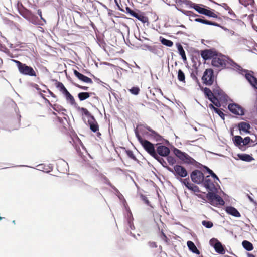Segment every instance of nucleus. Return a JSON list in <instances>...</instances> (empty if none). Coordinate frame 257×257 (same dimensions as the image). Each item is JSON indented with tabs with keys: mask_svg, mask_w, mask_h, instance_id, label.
<instances>
[{
	"mask_svg": "<svg viewBox=\"0 0 257 257\" xmlns=\"http://www.w3.org/2000/svg\"><path fill=\"white\" fill-rule=\"evenodd\" d=\"M211 64L219 69H230L238 72L242 70V67L232 59L218 53L212 59Z\"/></svg>",
	"mask_w": 257,
	"mask_h": 257,
	"instance_id": "1",
	"label": "nucleus"
},
{
	"mask_svg": "<svg viewBox=\"0 0 257 257\" xmlns=\"http://www.w3.org/2000/svg\"><path fill=\"white\" fill-rule=\"evenodd\" d=\"M135 135L144 150L151 156L155 157L157 156V153L154 144L149 141L143 139L138 132L136 131L135 132Z\"/></svg>",
	"mask_w": 257,
	"mask_h": 257,
	"instance_id": "2",
	"label": "nucleus"
},
{
	"mask_svg": "<svg viewBox=\"0 0 257 257\" xmlns=\"http://www.w3.org/2000/svg\"><path fill=\"white\" fill-rule=\"evenodd\" d=\"M13 61L16 63L21 74L30 76L36 77L37 76L36 72L32 67L28 66L18 60H13Z\"/></svg>",
	"mask_w": 257,
	"mask_h": 257,
	"instance_id": "3",
	"label": "nucleus"
},
{
	"mask_svg": "<svg viewBox=\"0 0 257 257\" xmlns=\"http://www.w3.org/2000/svg\"><path fill=\"white\" fill-rule=\"evenodd\" d=\"M173 153L175 156L183 163L187 164H194L195 160L185 152H182L179 149L174 148Z\"/></svg>",
	"mask_w": 257,
	"mask_h": 257,
	"instance_id": "4",
	"label": "nucleus"
},
{
	"mask_svg": "<svg viewBox=\"0 0 257 257\" xmlns=\"http://www.w3.org/2000/svg\"><path fill=\"white\" fill-rule=\"evenodd\" d=\"M166 168L168 171L172 172L177 178L178 177L184 178L188 175L186 168L180 165H175L173 169L168 166L166 167Z\"/></svg>",
	"mask_w": 257,
	"mask_h": 257,
	"instance_id": "5",
	"label": "nucleus"
},
{
	"mask_svg": "<svg viewBox=\"0 0 257 257\" xmlns=\"http://www.w3.org/2000/svg\"><path fill=\"white\" fill-rule=\"evenodd\" d=\"M206 198L210 204L213 206L223 205L224 201L218 195L213 192H208Z\"/></svg>",
	"mask_w": 257,
	"mask_h": 257,
	"instance_id": "6",
	"label": "nucleus"
},
{
	"mask_svg": "<svg viewBox=\"0 0 257 257\" xmlns=\"http://www.w3.org/2000/svg\"><path fill=\"white\" fill-rule=\"evenodd\" d=\"M202 80L203 83L205 85H211L213 84L215 80V76L213 70L211 69H206L202 77Z\"/></svg>",
	"mask_w": 257,
	"mask_h": 257,
	"instance_id": "7",
	"label": "nucleus"
},
{
	"mask_svg": "<svg viewBox=\"0 0 257 257\" xmlns=\"http://www.w3.org/2000/svg\"><path fill=\"white\" fill-rule=\"evenodd\" d=\"M18 11L20 14L24 18L32 22L36 18L35 16L33 13L30 10L25 8L22 5L18 7Z\"/></svg>",
	"mask_w": 257,
	"mask_h": 257,
	"instance_id": "8",
	"label": "nucleus"
},
{
	"mask_svg": "<svg viewBox=\"0 0 257 257\" xmlns=\"http://www.w3.org/2000/svg\"><path fill=\"white\" fill-rule=\"evenodd\" d=\"M192 181L197 184L203 182L204 176L203 173L198 170H195L192 172L190 175Z\"/></svg>",
	"mask_w": 257,
	"mask_h": 257,
	"instance_id": "9",
	"label": "nucleus"
},
{
	"mask_svg": "<svg viewBox=\"0 0 257 257\" xmlns=\"http://www.w3.org/2000/svg\"><path fill=\"white\" fill-rule=\"evenodd\" d=\"M217 54V52L213 49L202 50L200 53L201 57L205 60L211 58L213 59Z\"/></svg>",
	"mask_w": 257,
	"mask_h": 257,
	"instance_id": "10",
	"label": "nucleus"
},
{
	"mask_svg": "<svg viewBox=\"0 0 257 257\" xmlns=\"http://www.w3.org/2000/svg\"><path fill=\"white\" fill-rule=\"evenodd\" d=\"M228 109L233 114L238 115H244L243 108L237 104H230L228 106Z\"/></svg>",
	"mask_w": 257,
	"mask_h": 257,
	"instance_id": "11",
	"label": "nucleus"
},
{
	"mask_svg": "<svg viewBox=\"0 0 257 257\" xmlns=\"http://www.w3.org/2000/svg\"><path fill=\"white\" fill-rule=\"evenodd\" d=\"M156 152L158 156L167 157L169 155L170 150L167 147L160 145L157 147Z\"/></svg>",
	"mask_w": 257,
	"mask_h": 257,
	"instance_id": "12",
	"label": "nucleus"
},
{
	"mask_svg": "<svg viewBox=\"0 0 257 257\" xmlns=\"http://www.w3.org/2000/svg\"><path fill=\"white\" fill-rule=\"evenodd\" d=\"M213 96L218 97L221 101L227 100V96L219 87H215L213 89Z\"/></svg>",
	"mask_w": 257,
	"mask_h": 257,
	"instance_id": "13",
	"label": "nucleus"
},
{
	"mask_svg": "<svg viewBox=\"0 0 257 257\" xmlns=\"http://www.w3.org/2000/svg\"><path fill=\"white\" fill-rule=\"evenodd\" d=\"M74 74L79 80H80L81 81H83L87 83H93V81L91 80V79L79 73L76 70H74Z\"/></svg>",
	"mask_w": 257,
	"mask_h": 257,
	"instance_id": "14",
	"label": "nucleus"
},
{
	"mask_svg": "<svg viewBox=\"0 0 257 257\" xmlns=\"http://www.w3.org/2000/svg\"><path fill=\"white\" fill-rule=\"evenodd\" d=\"M180 2L185 5H190V6L191 7H193L199 13L203 14L205 9V8H202L198 6V5H196L194 3H192L191 2L187 0H180Z\"/></svg>",
	"mask_w": 257,
	"mask_h": 257,
	"instance_id": "15",
	"label": "nucleus"
},
{
	"mask_svg": "<svg viewBox=\"0 0 257 257\" xmlns=\"http://www.w3.org/2000/svg\"><path fill=\"white\" fill-rule=\"evenodd\" d=\"M245 78L255 89H257V78L255 77L250 73H246L245 74Z\"/></svg>",
	"mask_w": 257,
	"mask_h": 257,
	"instance_id": "16",
	"label": "nucleus"
},
{
	"mask_svg": "<svg viewBox=\"0 0 257 257\" xmlns=\"http://www.w3.org/2000/svg\"><path fill=\"white\" fill-rule=\"evenodd\" d=\"M88 123L90 126V128L93 132H96L99 130V125L95 119L94 117L93 118L88 119Z\"/></svg>",
	"mask_w": 257,
	"mask_h": 257,
	"instance_id": "17",
	"label": "nucleus"
},
{
	"mask_svg": "<svg viewBox=\"0 0 257 257\" xmlns=\"http://www.w3.org/2000/svg\"><path fill=\"white\" fill-rule=\"evenodd\" d=\"M226 212L233 216L239 217L240 216V213L237 210L233 207L229 206L227 207L225 209Z\"/></svg>",
	"mask_w": 257,
	"mask_h": 257,
	"instance_id": "18",
	"label": "nucleus"
},
{
	"mask_svg": "<svg viewBox=\"0 0 257 257\" xmlns=\"http://www.w3.org/2000/svg\"><path fill=\"white\" fill-rule=\"evenodd\" d=\"M204 186L209 190H212L214 187V185L210 178L209 176H207L204 179Z\"/></svg>",
	"mask_w": 257,
	"mask_h": 257,
	"instance_id": "19",
	"label": "nucleus"
},
{
	"mask_svg": "<svg viewBox=\"0 0 257 257\" xmlns=\"http://www.w3.org/2000/svg\"><path fill=\"white\" fill-rule=\"evenodd\" d=\"M238 128L240 131H243L245 133H249V130L250 128V125L249 123L241 122L238 124Z\"/></svg>",
	"mask_w": 257,
	"mask_h": 257,
	"instance_id": "20",
	"label": "nucleus"
},
{
	"mask_svg": "<svg viewBox=\"0 0 257 257\" xmlns=\"http://www.w3.org/2000/svg\"><path fill=\"white\" fill-rule=\"evenodd\" d=\"M187 245L189 249L192 252L196 254H200V252L197 249L195 244L191 241H188L187 242Z\"/></svg>",
	"mask_w": 257,
	"mask_h": 257,
	"instance_id": "21",
	"label": "nucleus"
},
{
	"mask_svg": "<svg viewBox=\"0 0 257 257\" xmlns=\"http://www.w3.org/2000/svg\"><path fill=\"white\" fill-rule=\"evenodd\" d=\"M176 46H177L179 53L180 55V56H181L182 59L184 61H186L187 57L186 56L185 52L182 45L180 43H178L176 44Z\"/></svg>",
	"mask_w": 257,
	"mask_h": 257,
	"instance_id": "22",
	"label": "nucleus"
},
{
	"mask_svg": "<svg viewBox=\"0 0 257 257\" xmlns=\"http://www.w3.org/2000/svg\"><path fill=\"white\" fill-rule=\"evenodd\" d=\"M237 156L240 160L245 162H251L254 160L252 156L246 154H238Z\"/></svg>",
	"mask_w": 257,
	"mask_h": 257,
	"instance_id": "23",
	"label": "nucleus"
},
{
	"mask_svg": "<svg viewBox=\"0 0 257 257\" xmlns=\"http://www.w3.org/2000/svg\"><path fill=\"white\" fill-rule=\"evenodd\" d=\"M76 108L78 111L81 112L83 114H84L87 117L89 118L90 119H93L94 116L89 112V111L86 108L84 107H80L79 106H76Z\"/></svg>",
	"mask_w": 257,
	"mask_h": 257,
	"instance_id": "24",
	"label": "nucleus"
},
{
	"mask_svg": "<svg viewBox=\"0 0 257 257\" xmlns=\"http://www.w3.org/2000/svg\"><path fill=\"white\" fill-rule=\"evenodd\" d=\"M148 136L157 142L162 141L163 140V137L155 131H152Z\"/></svg>",
	"mask_w": 257,
	"mask_h": 257,
	"instance_id": "25",
	"label": "nucleus"
},
{
	"mask_svg": "<svg viewBox=\"0 0 257 257\" xmlns=\"http://www.w3.org/2000/svg\"><path fill=\"white\" fill-rule=\"evenodd\" d=\"M194 20L196 22H200V23H203L204 24L213 25V26H219V25L215 22L210 21L207 20H205V19H202V18H196Z\"/></svg>",
	"mask_w": 257,
	"mask_h": 257,
	"instance_id": "26",
	"label": "nucleus"
},
{
	"mask_svg": "<svg viewBox=\"0 0 257 257\" xmlns=\"http://www.w3.org/2000/svg\"><path fill=\"white\" fill-rule=\"evenodd\" d=\"M134 17L136 18L143 23H145L148 21V17L144 16L143 13L140 12L139 13H137Z\"/></svg>",
	"mask_w": 257,
	"mask_h": 257,
	"instance_id": "27",
	"label": "nucleus"
},
{
	"mask_svg": "<svg viewBox=\"0 0 257 257\" xmlns=\"http://www.w3.org/2000/svg\"><path fill=\"white\" fill-rule=\"evenodd\" d=\"M214 248L215 251L219 253L224 254L225 253L224 249L222 244L219 242L217 241L214 245Z\"/></svg>",
	"mask_w": 257,
	"mask_h": 257,
	"instance_id": "28",
	"label": "nucleus"
},
{
	"mask_svg": "<svg viewBox=\"0 0 257 257\" xmlns=\"http://www.w3.org/2000/svg\"><path fill=\"white\" fill-rule=\"evenodd\" d=\"M91 93L83 92L78 94V97L80 101H83L88 98L90 96Z\"/></svg>",
	"mask_w": 257,
	"mask_h": 257,
	"instance_id": "29",
	"label": "nucleus"
},
{
	"mask_svg": "<svg viewBox=\"0 0 257 257\" xmlns=\"http://www.w3.org/2000/svg\"><path fill=\"white\" fill-rule=\"evenodd\" d=\"M242 244L243 247L247 251H251L253 249L252 244L248 241L244 240Z\"/></svg>",
	"mask_w": 257,
	"mask_h": 257,
	"instance_id": "30",
	"label": "nucleus"
},
{
	"mask_svg": "<svg viewBox=\"0 0 257 257\" xmlns=\"http://www.w3.org/2000/svg\"><path fill=\"white\" fill-rule=\"evenodd\" d=\"M239 1L241 5L245 7L251 6L252 7H253L255 4L254 0H239Z\"/></svg>",
	"mask_w": 257,
	"mask_h": 257,
	"instance_id": "31",
	"label": "nucleus"
},
{
	"mask_svg": "<svg viewBox=\"0 0 257 257\" xmlns=\"http://www.w3.org/2000/svg\"><path fill=\"white\" fill-rule=\"evenodd\" d=\"M209 100L212 102L213 104L216 107H219L221 106L220 101H221L218 97L214 96ZM222 101L224 102L223 101Z\"/></svg>",
	"mask_w": 257,
	"mask_h": 257,
	"instance_id": "32",
	"label": "nucleus"
},
{
	"mask_svg": "<svg viewBox=\"0 0 257 257\" xmlns=\"http://www.w3.org/2000/svg\"><path fill=\"white\" fill-rule=\"evenodd\" d=\"M66 100L69 102L71 105H74L75 107L77 106V104L75 102V99L73 96L69 93L67 96L65 97Z\"/></svg>",
	"mask_w": 257,
	"mask_h": 257,
	"instance_id": "33",
	"label": "nucleus"
},
{
	"mask_svg": "<svg viewBox=\"0 0 257 257\" xmlns=\"http://www.w3.org/2000/svg\"><path fill=\"white\" fill-rule=\"evenodd\" d=\"M204 93L209 99H211L213 97V91H212L209 88L205 87L204 89Z\"/></svg>",
	"mask_w": 257,
	"mask_h": 257,
	"instance_id": "34",
	"label": "nucleus"
},
{
	"mask_svg": "<svg viewBox=\"0 0 257 257\" xmlns=\"http://www.w3.org/2000/svg\"><path fill=\"white\" fill-rule=\"evenodd\" d=\"M161 42L162 44L168 47H172L173 45V42L172 41L164 38L161 39Z\"/></svg>",
	"mask_w": 257,
	"mask_h": 257,
	"instance_id": "35",
	"label": "nucleus"
},
{
	"mask_svg": "<svg viewBox=\"0 0 257 257\" xmlns=\"http://www.w3.org/2000/svg\"><path fill=\"white\" fill-rule=\"evenodd\" d=\"M203 15L213 18H217V14L212 12L211 11L206 9H205Z\"/></svg>",
	"mask_w": 257,
	"mask_h": 257,
	"instance_id": "36",
	"label": "nucleus"
},
{
	"mask_svg": "<svg viewBox=\"0 0 257 257\" xmlns=\"http://www.w3.org/2000/svg\"><path fill=\"white\" fill-rule=\"evenodd\" d=\"M178 79L180 81L185 82V76L184 73L181 70L179 69L178 71Z\"/></svg>",
	"mask_w": 257,
	"mask_h": 257,
	"instance_id": "37",
	"label": "nucleus"
},
{
	"mask_svg": "<svg viewBox=\"0 0 257 257\" xmlns=\"http://www.w3.org/2000/svg\"><path fill=\"white\" fill-rule=\"evenodd\" d=\"M234 142L237 146L240 145L241 143H243V139L240 136H235L234 137Z\"/></svg>",
	"mask_w": 257,
	"mask_h": 257,
	"instance_id": "38",
	"label": "nucleus"
},
{
	"mask_svg": "<svg viewBox=\"0 0 257 257\" xmlns=\"http://www.w3.org/2000/svg\"><path fill=\"white\" fill-rule=\"evenodd\" d=\"M181 182L185 185V186L189 189L192 184L189 183V179L185 178L184 179H181Z\"/></svg>",
	"mask_w": 257,
	"mask_h": 257,
	"instance_id": "39",
	"label": "nucleus"
},
{
	"mask_svg": "<svg viewBox=\"0 0 257 257\" xmlns=\"http://www.w3.org/2000/svg\"><path fill=\"white\" fill-rule=\"evenodd\" d=\"M55 86L57 88L59 89L61 92H62L64 89H65V87L63 84V83L60 82L56 81L55 83Z\"/></svg>",
	"mask_w": 257,
	"mask_h": 257,
	"instance_id": "40",
	"label": "nucleus"
},
{
	"mask_svg": "<svg viewBox=\"0 0 257 257\" xmlns=\"http://www.w3.org/2000/svg\"><path fill=\"white\" fill-rule=\"evenodd\" d=\"M202 224L203 226H204L207 228H210L213 225V223L210 221H203Z\"/></svg>",
	"mask_w": 257,
	"mask_h": 257,
	"instance_id": "41",
	"label": "nucleus"
},
{
	"mask_svg": "<svg viewBox=\"0 0 257 257\" xmlns=\"http://www.w3.org/2000/svg\"><path fill=\"white\" fill-rule=\"evenodd\" d=\"M167 157V160L169 164V165H173L176 163V159L174 158V157L171 156H168Z\"/></svg>",
	"mask_w": 257,
	"mask_h": 257,
	"instance_id": "42",
	"label": "nucleus"
},
{
	"mask_svg": "<svg viewBox=\"0 0 257 257\" xmlns=\"http://www.w3.org/2000/svg\"><path fill=\"white\" fill-rule=\"evenodd\" d=\"M154 158L159 162L163 166H165V165H167L166 162L162 157L158 156L157 154V156Z\"/></svg>",
	"mask_w": 257,
	"mask_h": 257,
	"instance_id": "43",
	"label": "nucleus"
},
{
	"mask_svg": "<svg viewBox=\"0 0 257 257\" xmlns=\"http://www.w3.org/2000/svg\"><path fill=\"white\" fill-rule=\"evenodd\" d=\"M131 93L134 95H138L140 92V89L138 87H133L130 90Z\"/></svg>",
	"mask_w": 257,
	"mask_h": 257,
	"instance_id": "44",
	"label": "nucleus"
},
{
	"mask_svg": "<svg viewBox=\"0 0 257 257\" xmlns=\"http://www.w3.org/2000/svg\"><path fill=\"white\" fill-rule=\"evenodd\" d=\"M126 153L127 154V155L130 158H131L132 159L134 160H137V158L136 157H135V156L134 155L133 152L131 150H126Z\"/></svg>",
	"mask_w": 257,
	"mask_h": 257,
	"instance_id": "45",
	"label": "nucleus"
},
{
	"mask_svg": "<svg viewBox=\"0 0 257 257\" xmlns=\"http://www.w3.org/2000/svg\"><path fill=\"white\" fill-rule=\"evenodd\" d=\"M189 189L192 190L195 193H199L200 192L199 187L197 186L193 185V184Z\"/></svg>",
	"mask_w": 257,
	"mask_h": 257,
	"instance_id": "46",
	"label": "nucleus"
},
{
	"mask_svg": "<svg viewBox=\"0 0 257 257\" xmlns=\"http://www.w3.org/2000/svg\"><path fill=\"white\" fill-rule=\"evenodd\" d=\"M251 141L250 138L249 137H246L244 139H243V145H247L249 144L250 142Z\"/></svg>",
	"mask_w": 257,
	"mask_h": 257,
	"instance_id": "47",
	"label": "nucleus"
},
{
	"mask_svg": "<svg viewBox=\"0 0 257 257\" xmlns=\"http://www.w3.org/2000/svg\"><path fill=\"white\" fill-rule=\"evenodd\" d=\"M214 111L215 112L217 113L222 118L224 119V114L220 110L216 108Z\"/></svg>",
	"mask_w": 257,
	"mask_h": 257,
	"instance_id": "48",
	"label": "nucleus"
},
{
	"mask_svg": "<svg viewBox=\"0 0 257 257\" xmlns=\"http://www.w3.org/2000/svg\"><path fill=\"white\" fill-rule=\"evenodd\" d=\"M161 237L167 243L168 242L169 239L168 238V237H167L166 234L164 233L163 230L161 231Z\"/></svg>",
	"mask_w": 257,
	"mask_h": 257,
	"instance_id": "49",
	"label": "nucleus"
},
{
	"mask_svg": "<svg viewBox=\"0 0 257 257\" xmlns=\"http://www.w3.org/2000/svg\"><path fill=\"white\" fill-rule=\"evenodd\" d=\"M148 245L150 247L152 248H155L157 247V244L154 241H149L148 242Z\"/></svg>",
	"mask_w": 257,
	"mask_h": 257,
	"instance_id": "50",
	"label": "nucleus"
},
{
	"mask_svg": "<svg viewBox=\"0 0 257 257\" xmlns=\"http://www.w3.org/2000/svg\"><path fill=\"white\" fill-rule=\"evenodd\" d=\"M74 85L76 87H78V88H80L81 89H82V90H87L88 89V87L82 86V85H79L78 84H74Z\"/></svg>",
	"mask_w": 257,
	"mask_h": 257,
	"instance_id": "51",
	"label": "nucleus"
},
{
	"mask_svg": "<svg viewBox=\"0 0 257 257\" xmlns=\"http://www.w3.org/2000/svg\"><path fill=\"white\" fill-rule=\"evenodd\" d=\"M141 199H142L144 201V202H145L146 204H147L149 205V200H148L147 198L145 196H144V195H141Z\"/></svg>",
	"mask_w": 257,
	"mask_h": 257,
	"instance_id": "52",
	"label": "nucleus"
},
{
	"mask_svg": "<svg viewBox=\"0 0 257 257\" xmlns=\"http://www.w3.org/2000/svg\"><path fill=\"white\" fill-rule=\"evenodd\" d=\"M37 13H38V15L40 16L41 19L43 20L44 22H45V20L42 17V11L40 9L38 10Z\"/></svg>",
	"mask_w": 257,
	"mask_h": 257,
	"instance_id": "53",
	"label": "nucleus"
},
{
	"mask_svg": "<svg viewBox=\"0 0 257 257\" xmlns=\"http://www.w3.org/2000/svg\"><path fill=\"white\" fill-rule=\"evenodd\" d=\"M128 224H129V225H130V228H131V229H134V225H133V222H132V220H131V218H130V219H128Z\"/></svg>",
	"mask_w": 257,
	"mask_h": 257,
	"instance_id": "54",
	"label": "nucleus"
},
{
	"mask_svg": "<svg viewBox=\"0 0 257 257\" xmlns=\"http://www.w3.org/2000/svg\"><path fill=\"white\" fill-rule=\"evenodd\" d=\"M210 172L211 173L210 174V175H211L212 177H213L214 179H216L217 180H219L218 177L216 176V175L213 171H211Z\"/></svg>",
	"mask_w": 257,
	"mask_h": 257,
	"instance_id": "55",
	"label": "nucleus"
},
{
	"mask_svg": "<svg viewBox=\"0 0 257 257\" xmlns=\"http://www.w3.org/2000/svg\"><path fill=\"white\" fill-rule=\"evenodd\" d=\"M62 93L65 95V97L66 96H67L68 94H69V93H70L68 92V91L66 89V88H65V89H64V90L62 92Z\"/></svg>",
	"mask_w": 257,
	"mask_h": 257,
	"instance_id": "56",
	"label": "nucleus"
},
{
	"mask_svg": "<svg viewBox=\"0 0 257 257\" xmlns=\"http://www.w3.org/2000/svg\"><path fill=\"white\" fill-rule=\"evenodd\" d=\"M62 93L65 95V97L66 96H67L68 94H69V93H70L68 92V91L66 89V88H65V89H64V90L62 92Z\"/></svg>",
	"mask_w": 257,
	"mask_h": 257,
	"instance_id": "57",
	"label": "nucleus"
},
{
	"mask_svg": "<svg viewBox=\"0 0 257 257\" xmlns=\"http://www.w3.org/2000/svg\"><path fill=\"white\" fill-rule=\"evenodd\" d=\"M62 93L65 95V97L66 96H67L68 94H69V93H70L68 92V91L66 89V88H65V89H64V90L62 92Z\"/></svg>",
	"mask_w": 257,
	"mask_h": 257,
	"instance_id": "58",
	"label": "nucleus"
},
{
	"mask_svg": "<svg viewBox=\"0 0 257 257\" xmlns=\"http://www.w3.org/2000/svg\"><path fill=\"white\" fill-rule=\"evenodd\" d=\"M137 12L131 10V11L130 12L129 14L133 17H135V15L136 14Z\"/></svg>",
	"mask_w": 257,
	"mask_h": 257,
	"instance_id": "59",
	"label": "nucleus"
},
{
	"mask_svg": "<svg viewBox=\"0 0 257 257\" xmlns=\"http://www.w3.org/2000/svg\"><path fill=\"white\" fill-rule=\"evenodd\" d=\"M209 107L212 109V110H214L216 108L215 107H214V105L213 104H210L209 105Z\"/></svg>",
	"mask_w": 257,
	"mask_h": 257,
	"instance_id": "60",
	"label": "nucleus"
},
{
	"mask_svg": "<svg viewBox=\"0 0 257 257\" xmlns=\"http://www.w3.org/2000/svg\"><path fill=\"white\" fill-rule=\"evenodd\" d=\"M204 168L210 174L211 173L210 172L212 171L211 169L208 168L206 166H204Z\"/></svg>",
	"mask_w": 257,
	"mask_h": 257,
	"instance_id": "61",
	"label": "nucleus"
},
{
	"mask_svg": "<svg viewBox=\"0 0 257 257\" xmlns=\"http://www.w3.org/2000/svg\"><path fill=\"white\" fill-rule=\"evenodd\" d=\"M48 92H49V93L50 94V95L52 97H53L54 98H56V95L52 92H51L50 90H48Z\"/></svg>",
	"mask_w": 257,
	"mask_h": 257,
	"instance_id": "62",
	"label": "nucleus"
},
{
	"mask_svg": "<svg viewBox=\"0 0 257 257\" xmlns=\"http://www.w3.org/2000/svg\"><path fill=\"white\" fill-rule=\"evenodd\" d=\"M146 128L147 130H148L150 132V133H151L152 132V131H154L151 128H150L149 126H147Z\"/></svg>",
	"mask_w": 257,
	"mask_h": 257,
	"instance_id": "63",
	"label": "nucleus"
},
{
	"mask_svg": "<svg viewBox=\"0 0 257 257\" xmlns=\"http://www.w3.org/2000/svg\"><path fill=\"white\" fill-rule=\"evenodd\" d=\"M247 256L248 257H255L253 254L251 253H248Z\"/></svg>",
	"mask_w": 257,
	"mask_h": 257,
	"instance_id": "64",
	"label": "nucleus"
}]
</instances>
